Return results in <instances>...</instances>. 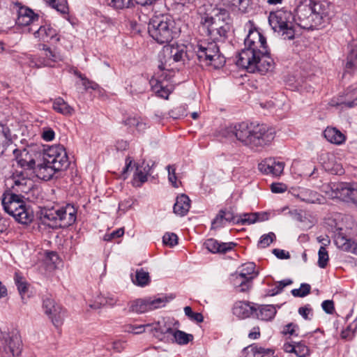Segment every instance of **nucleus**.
Returning <instances> with one entry per match:
<instances>
[{
  "mask_svg": "<svg viewBox=\"0 0 357 357\" xmlns=\"http://www.w3.org/2000/svg\"><path fill=\"white\" fill-rule=\"evenodd\" d=\"M245 48L238 54L236 65L250 73L264 74L271 70L274 61L270 56L266 38L257 30L250 31L244 40Z\"/></svg>",
  "mask_w": 357,
  "mask_h": 357,
  "instance_id": "1",
  "label": "nucleus"
},
{
  "mask_svg": "<svg viewBox=\"0 0 357 357\" xmlns=\"http://www.w3.org/2000/svg\"><path fill=\"white\" fill-rule=\"evenodd\" d=\"M10 188L2 196L1 202L4 211L16 221L28 225L33 220V213L24 201L22 193H27L31 188V181L22 172L13 175L10 179Z\"/></svg>",
  "mask_w": 357,
  "mask_h": 357,
  "instance_id": "2",
  "label": "nucleus"
},
{
  "mask_svg": "<svg viewBox=\"0 0 357 357\" xmlns=\"http://www.w3.org/2000/svg\"><path fill=\"white\" fill-rule=\"evenodd\" d=\"M230 130L239 142L255 150L269 144L275 137L274 131L264 124L241 122Z\"/></svg>",
  "mask_w": 357,
  "mask_h": 357,
  "instance_id": "3",
  "label": "nucleus"
},
{
  "mask_svg": "<svg viewBox=\"0 0 357 357\" xmlns=\"http://www.w3.org/2000/svg\"><path fill=\"white\" fill-rule=\"evenodd\" d=\"M328 8L316 0H302L297 6L295 22L305 29H313L328 20Z\"/></svg>",
  "mask_w": 357,
  "mask_h": 357,
  "instance_id": "4",
  "label": "nucleus"
},
{
  "mask_svg": "<svg viewBox=\"0 0 357 357\" xmlns=\"http://www.w3.org/2000/svg\"><path fill=\"white\" fill-rule=\"evenodd\" d=\"M202 29L212 40L225 41L231 28L232 20L228 10L217 9L213 16L202 18Z\"/></svg>",
  "mask_w": 357,
  "mask_h": 357,
  "instance_id": "5",
  "label": "nucleus"
},
{
  "mask_svg": "<svg viewBox=\"0 0 357 357\" xmlns=\"http://www.w3.org/2000/svg\"><path fill=\"white\" fill-rule=\"evenodd\" d=\"M150 36L158 43H168L178 35L173 18L167 15L152 17L148 24Z\"/></svg>",
  "mask_w": 357,
  "mask_h": 357,
  "instance_id": "6",
  "label": "nucleus"
},
{
  "mask_svg": "<svg viewBox=\"0 0 357 357\" xmlns=\"http://www.w3.org/2000/svg\"><path fill=\"white\" fill-rule=\"evenodd\" d=\"M41 218L43 221L48 220L52 227L66 228L73 225L77 218V210L71 204L65 206H54L52 208H45L41 211Z\"/></svg>",
  "mask_w": 357,
  "mask_h": 357,
  "instance_id": "7",
  "label": "nucleus"
},
{
  "mask_svg": "<svg viewBox=\"0 0 357 357\" xmlns=\"http://www.w3.org/2000/svg\"><path fill=\"white\" fill-rule=\"evenodd\" d=\"M268 22L275 32H277L284 39L294 38V15L291 11L279 10L270 13Z\"/></svg>",
  "mask_w": 357,
  "mask_h": 357,
  "instance_id": "8",
  "label": "nucleus"
},
{
  "mask_svg": "<svg viewBox=\"0 0 357 357\" xmlns=\"http://www.w3.org/2000/svg\"><path fill=\"white\" fill-rule=\"evenodd\" d=\"M215 41L201 43L197 45L195 50L200 63L218 69L225 65V58L220 53L219 47Z\"/></svg>",
  "mask_w": 357,
  "mask_h": 357,
  "instance_id": "9",
  "label": "nucleus"
},
{
  "mask_svg": "<svg viewBox=\"0 0 357 357\" xmlns=\"http://www.w3.org/2000/svg\"><path fill=\"white\" fill-rule=\"evenodd\" d=\"M172 68L171 64L161 66L158 62V69L153 77L150 80L152 90L160 97L167 99L170 94V90L165 82L169 80L172 77Z\"/></svg>",
  "mask_w": 357,
  "mask_h": 357,
  "instance_id": "10",
  "label": "nucleus"
},
{
  "mask_svg": "<svg viewBox=\"0 0 357 357\" xmlns=\"http://www.w3.org/2000/svg\"><path fill=\"white\" fill-rule=\"evenodd\" d=\"M45 51L44 56L26 55L25 58H19L18 61L22 66H28L30 68H40L43 67H53L54 63L62 60L61 56L52 51L50 47L43 45Z\"/></svg>",
  "mask_w": 357,
  "mask_h": 357,
  "instance_id": "11",
  "label": "nucleus"
},
{
  "mask_svg": "<svg viewBox=\"0 0 357 357\" xmlns=\"http://www.w3.org/2000/svg\"><path fill=\"white\" fill-rule=\"evenodd\" d=\"M22 351V341L15 332L3 333L0 336V357H17Z\"/></svg>",
  "mask_w": 357,
  "mask_h": 357,
  "instance_id": "12",
  "label": "nucleus"
},
{
  "mask_svg": "<svg viewBox=\"0 0 357 357\" xmlns=\"http://www.w3.org/2000/svg\"><path fill=\"white\" fill-rule=\"evenodd\" d=\"M46 162L53 165L59 171L66 169L70 164L67 152L63 146L56 144L50 146L43 153Z\"/></svg>",
  "mask_w": 357,
  "mask_h": 357,
  "instance_id": "13",
  "label": "nucleus"
},
{
  "mask_svg": "<svg viewBox=\"0 0 357 357\" xmlns=\"http://www.w3.org/2000/svg\"><path fill=\"white\" fill-rule=\"evenodd\" d=\"M332 197L345 202L357 204V188L354 183H339L331 186Z\"/></svg>",
  "mask_w": 357,
  "mask_h": 357,
  "instance_id": "14",
  "label": "nucleus"
},
{
  "mask_svg": "<svg viewBox=\"0 0 357 357\" xmlns=\"http://www.w3.org/2000/svg\"><path fill=\"white\" fill-rule=\"evenodd\" d=\"M185 46H169L164 47L162 50L158 55V62L161 66L171 64L172 62L183 61L187 57V52Z\"/></svg>",
  "mask_w": 357,
  "mask_h": 357,
  "instance_id": "15",
  "label": "nucleus"
},
{
  "mask_svg": "<svg viewBox=\"0 0 357 357\" xmlns=\"http://www.w3.org/2000/svg\"><path fill=\"white\" fill-rule=\"evenodd\" d=\"M167 300L165 298H157L152 299L139 298L131 302L129 310L132 312L142 314L149 310H153L164 306Z\"/></svg>",
  "mask_w": 357,
  "mask_h": 357,
  "instance_id": "16",
  "label": "nucleus"
},
{
  "mask_svg": "<svg viewBox=\"0 0 357 357\" xmlns=\"http://www.w3.org/2000/svg\"><path fill=\"white\" fill-rule=\"evenodd\" d=\"M43 307L45 313L56 327H59L63 324L66 311L59 305L56 304L53 299L50 298L44 299Z\"/></svg>",
  "mask_w": 357,
  "mask_h": 357,
  "instance_id": "17",
  "label": "nucleus"
},
{
  "mask_svg": "<svg viewBox=\"0 0 357 357\" xmlns=\"http://www.w3.org/2000/svg\"><path fill=\"white\" fill-rule=\"evenodd\" d=\"M284 163L273 158H266L258 165L259 170L266 175L279 176L283 172Z\"/></svg>",
  "mask_w": 357,
  "mask_h": 357,
  "instance_id": "18",
  "label": "nucleus"
},
{
  "mask_svg": "<svg viewBox=\"0 0 357 357\" xmlns=\"http://www.w3.org/2000/svg\"><path fill=\"white\" fill-rule=\"evenodd\" d=\"M8 151L13 152L16 158H18L20 151L13 144L10 129L0 123V155H6Z\"/></svg>",
  "mask_w": 357,
  "mask_h": 357,
  "instance_id": "19",
  "label": "nucleus"
},
{
  "mask_svg": "<svg viewBox=\"0 0 357 357\" xmlns=\"http://www.w3.org/2000/svg\"><path fill=\"white\" fill-rule=\"evenodd\" d=\"M334 243L339 249L357 255V243L347 238L342 228L336 229L334 232Z\"/></svg>",
  "mask_w": 357,
  "mask_h": 357,
  "instance_id": "20",
  "label": "nucleus"
},
{
  "mask_svg": "<svg viewBox=\"0 0 357 357\" xmlns=\"http://www.w3.org/2000/svg\"><path fill=\"white\" fill-rule=\"evenodd\" d=\"M257 303L248 301H237L233 307V314L240 319H245L252 316L256 312Z\"/></svg>",
  "mask_w": 357,
  "mask_h": 357,
  "instance_id": "21",
  "label": "nucleus"
},
{
  "mask_svg": "<svg viewBox=\"0 0 357 357\" xmlns=\"http://www.w3.org/2000/svg\"><path fill=\"white\" fill-rule=\"evenodd\" d=\"M293 195L301 201L308 204H321L324 199V197L317 192L306 188L299 189Z\"/></svg>",
  "mask_w": 357,
  "mask_h": 357,
  "instance_id": "22",
  "label": "nucleus"
},
{
  "mask_svg": "<svg viewBox=\"0 0 357 357\" xmlns=\"http://www.w3.org/2000/svg\"><path fill=\"white\" fill-rule=\"evenodd\" d=\"M173 328L163 320L153 325L151 331L153 335L160 341L169 342Z\"/></svg>",
  "mask_w": 357,
  "mask_h": 357,
  "instance_id": "23",
  "label": "nucleus"
},
{
  "mask_svg": "<svg viewBox=\"0 0 357 357\" xmlns=\"http://www.w3.org/2000/svg\"><path fill=\"white\" fill-rule=\"evenodd\" d=\"M33 35L36 38L45 43H48L52 40H59V38L57 37V31L50 24L41 25L34 31Z\"/></svg>",
  "mask_w": 357,
  "mask_h": 357,
  "instance_id": "24",
  "label": "nucleus"
},
{
  "mask_svg": "<svg viewBox=\"0 0 357 357\" xmlns=\"http://www.w3.org/2000/svg\"><path fill=\"white\" fill-rule=\"evenodd\" d=\"M56 172H59V170L54 168L53 165L46 162L43 156V160L37 164L35 169L37 177L44 181L51 179Z\"/></svg>",
  "mask_w": 357,
  "mask_h": 357,
  "instance_id": "25",
  "label": "nucleus"
},
{
  "mask_svg": "<svg viewBox=\"0 0 357 357\" xmlns=\"http://www.w3.org/2000/svg\"><path fill=\"white\" fill-rule=\"evenodd\" d=\"M204 245L205 248L212 253H226L231 250L236 245V244L232 242L220 243L214 238L207 239Z\"/></svg>",
  "mask_w": 357,
  "mask_h": 357,
  "instance_id": "26",
  "label": "nucleus"
},
{
  "mask_svg": "<svg viewBox=\"0 0 357 357\" xmlns=\"http://www.w3.org/2000/svg\"><path fill=\"white\" fill-rule=\"evenodd\" d=\"M245 357H264L266 356H273V349L264 348L257 344H252L243 350ZM274 357V356H273Z\"/></svg>",
  "mask_w": 357,
  "mask_h": 357,
  "instance_id": "27",
  "label": "nucleus"
},
{
  "mask_svg": "<svg viewBox=\"0 0 357 357\" xmlns=\"http://www.w3.org/2000/svg\"><path fill=\"white\" fill-rule=\"evenodd\" d=\"M38 20V15L26 7H20L17 11L16 24L19 26H27Z\"/></svg>",
  "mask_w": 357,
  "mask_h": 357,
  "instance_id": "28",
  "label": "nucleus"
},
{
  "mask_svg": "<svg viewBox=\"0 0 357 357\" xmlns=\"http://www.w3.org/2000/svg\"><path fill=\"white\" fill-rule=\"evenodd\" d=\"M277 311L273 305H256V312H255L254 317L262 321L272 320Z\"/></svg>",
  "mask_w": 357,
  "mask_h": 357,
  "instance_id": "29",
  "label": "nucleus"
},
{
  "mask_svg": "<svg viewBox=\"0 0 357 357\" xmlns=\"http://www.w3.org/2000/svg\"><path fill=\"white\" fill-rule=\"evenodd\" d=\"M324 137L331 144L340 145L346 140L345 135L336 128L327 127L324 132Z\"/></svg>",
  "mask_w": 357,
  "mask_h": 357,
  "instance_id": "30",
  "label": "nucleus"
},
{
  "mask_svg": "<svg viewBox=\"0 0 357 357\" xmlns=\"http://www.w3.org/2000/svg\"><path fill=\"white\" fill-rule=\"evenodd\" d=\"M190 207V199L185 195L178 196L174 205V213L180 216H184L189 211Z\"/></svg>",
  "mask_w": 357,
  "mask_h": 357,
  "instance_id": "31",
  "label": "nucleus"
},
{
  "mask_svg": "<svg viewBox=\"0 0 357 357\" xmlns=\"http://www.w3.org/2000/svg\"><path fill=\"white\" fill-rule=\"evenodd\" d=\"M337 104L348 108L357 106V84L348 87L344 94V99Z\"/></svg>",
  "mask_w": 357,
  "mask_h": 357,
  "instance_id": "32",
  "label": "nucleus"
},
{
  "mask_svg": "<svg viewBox=\"0 0 357 357\" xmlns=\"http://www.w3.org/2000/svg\"><path fill=\"white\" fill-rule=\"evenodd\" d=\"M193 338L192 334L186 333L180 330H173L169 342L179 345H185L192 341Z\"/></svg>",
  "mask_w": 357,
  "mask_h": 357,
  "instance_id": "33",
  "label": "nucleus"
},
{
  "mask_svg": "<svg viewBox=\"0 0 357 357\" xmlns=\"http://www.w3.org/2000/svg\"><path fill=\"white\" fill-rule=\"evenodd\" d=\"M239 216V224L241 225H251L256 222L258 220L263 221L267 220V214H259V213H241Z\"/></svg>",
  "mask_w": 357,
  "mask_h": 357,
  "instance_id": "34",
  "label": "nucleus"
},
{
  "mask_svg": "<svg viewBox=\"0 0 357 357\" xmlns=\"http://www.w3.org/2000/svg\"><path fill=\"white\" fill-rule=\"evenodd\" d=\"M349 54L347 56V61L345 65L346 70H351L356 66V61L357 60V38L353 40L348 45Z\"/></svg>",
  "mask_w": 357,
  "mask_h": 357,
  "instance_id": "35",
  "label": "nucleus"
},
{
  "mask_svg": "<svg viewBox=\"0 0 357 357\" xmlns=\"http://www.w3.org/2000/svg\"><path fill=\"white\" fill-rule=\"evenodd\" d=\"M52 107L55 111L63 115H72L74 112V109L61 98L54 100Z\"/></svg>",
  "mask_w": 357,
  "mask_h": 357,
  "instance_id": "36",
  "label": "nucleus"
},
{
  "mask_svg": "<svg viewBox=\"0 0 357 357\" xmlns=\"http://www.w3.org/2000/svg\"><path fill=\"white\" fill-rule=\"evenodd\" d=\"M232 280L234 285L236 287H238L239 291L241 292L246 291L251 287L252 281L244 277V275L240 273H236L233 276Z\"/></svg>",
  "mask_w": 357,
  "mask_h": 357,
  "instance_id": "37",
  "label": "nucleus"
},
{
  "mask_svg": "<svg viewBox=\"0 0 357 357\" xmlns=\"http://www.w3.org/2000/svg\"><path fill=\"white\" fill-rule=\"evenodd\" d=\"M15 282L22 300L24 302V300L29 297V285L27 282L24 281L23 278L17 273L15 275Z\"/></svg>",
  "mask_w": 357,
  "mask_h": 357,
  "instance_id": "38",
  "label": "nucleus"
},
{
  "mask_svg": "<svg viewBox=\"0 0 357 357\" xmlns=\"http://www.w3.org/2000/svg\"><path fill=\"white\" fill-rule=\"evenodd\" d=\"M49 6L62 14L69 11L67 0H44Z\"/></svg>",
  "mask_w": 357,
  "mask_h": 357,
  "instance_id": "39",
  "label": "nucleus"
},
{
  "mask_svg": "<svg viewBox=\"0 0 357 357\" xmlns=\"http://www.w3.org/2000/svg\"><path fill=\"white\" fill-rule=\"evenodd\" d=\"M253 0H227L232 6L238 9L241 13H248L251 9Z\"/></svg>",
  "mask_w": 357,
  "mask_h": 357,
  "instance_id": "40",
  "label": "nucleus"
},
{
  "mask_svg": "<svg viewBox=\"0 0 357 357\" xmlns=\"http://www.w3.org/2000/svg\"><path fill=\"white\" fill-rule=\"evenodd\" d=\"M132 281L138 286L144 287L148 284L150 282L149 274L143 268L137 270L135 273V280H132Z\"/></svg>",
  "mask_w": 357,
  "mask_h": 357,
  "instance_id": "41",
  "label": "nucleus"
},
{
  "mask_svg": "<svg viewBox=\"0 0 357 357\" xmlns=\"http://www.w3.org/2000/svg\"><path fill=\"white\" fill-rule=\"evenodd\" d=\"M105 3L116 10L128 8L132 5V0H104Z\"/></svg>",
  "mask_w": 357,
  "mask_h": 357,
  "instance_id": "42",
  "label": "nucleus"
},
{
  "mask_svg": "<svg viewBox=\"0 0 357 357\" xmlns=\"http://www.w3.org/2000/svg\"><path fill=\"white\" fill-rule=\"evenodd\" d=\"M148 174L144 172L139 166H136V172L134 174L133 185L137 187H140L142 183L147 181Z\"/></svg>",
  "mask_w": 357,
  "mask_h": 357,
  "instance_id": "43",
  "label": "nucleus"
},
{
  "mask_svg": "<svg viewBox=\"0 0 357 357\" xmlns=\"http://www.w3.org/2000/svg\"><path fill=\"white\" fill-rule=\"evenodd\" d=\"M255 264L254 263H247L243 266L242 270L240 273L243 274L244 277L249 279L250 281L257 276V273H255Z\"/></svg>",
  "mask_w": 357,
  "mask_h": 357,
  "instance_id": "44",
  "label": "nucleus"
},
{
  "mask_svg": "<svg viewBox=\"0 0 357 357\" xmlns=\"http://www.w3.org/2000/svg\"><path fill=\"white\" fill-rule=\"evenodd\" d=\"M328 260V251L324 246H321L318 252V266L321 268H326Z\"/></svg>",
  "mask_w": 357,
  "mask_h": 357,
  "instance_id": "45",
  "label": "nucleus"
},
{
  "mask_svg": "<svg viewBox=\"0 0 357 357\" xmlns=\"http://www.w3.org/2000/svg\"><path fill=\"white\" fill-rule=\"evenodd\" d=\"M311 287L309 284L302 283L299 289H294L291 290V294L294 297L303 298L307 296L310 293Z\"/></svg>",
  "mask_w": 357,
  "mask_h": 357,
  "instance_id": "46",
  "label": "nucleus"
},
{
  "mask_svg": "<svg viewBox=\"0 0 357 357\" xmlns=\"http://www.w3.org/2000/svg\"><path fill=\"white\" fill-rule=\"evenodd\" d=\"M275 239L276 236L273 232H269L268 234H264L261 236L258 242V247L261 248H267Z\"/></svg>",
  "mask_w": 357,
  "mask_h": 357,
  "instance_id": "47",
  "label": "nucleus"
},
{
  "mask_svg": "<svg viewBox=\"0 0 357 357\" xmlns=\"http://www.w3.org/2000/svg\"><path fill=\"white\" fill-rule=\"evenodd\" d=\"M184 312L191 321L202 323L204 321V317L202 313L194 312L190 306H185L184 307Z\"/></svg>",
  "mask_w": 357,
  "mask_h": 357,
  "instance_id": "48",
  "label": "nucleus"
},
{
  "mask_svg": "<svg viewBox=\"0 0 357 357\" xmlns=\"http://www.w3.org/2000/svg\"><path fill=\"white\" fill-rule=\"evenodd\" d=\"M173 119H180L187 116V105H182L172 109L169 112Z\"/></svg>",
  "mask_w": 357,
  "mask_h": 357,
  "instance_id": "49",
  "label": "nucleus"
},
{
  "mask_svg": "<svg viewBox=\"0 0 357 357\" xmlns=\"http://www.w3.org/2000/svg\"><path fill=\"white\" fill-rule=\"evenodd\" d=\"M292 282V280L290 279H286L278 282L276 286L270 290V295L275 296L281 293L285 287L291 284Z\"/></svg>",
  "mask_w": 357,
  "mask_h": 357,
  "instance_id": "50",
  "label": "nucleus"
},
{
  "mask_svg": "<svg viewBox=\"0 0 357 357\" xmlns=\"http://www.w3.org/2000/svg\"><path fill=\"white\" fill-rule=\"evenodd\" d=\"M125 124L129 126H135L139 130H142L146 128V124L140 121L137 117H128L125 121Z\"/></svg>",
  "mask_w": 357,
  "mask_h": 357,
  "instance_id": "51",
  "label": "nucleus"
},
{
  "mask_svg": "<svg viewBox=\"0 0 357 357\" xmlns=\"http://www.w3.org/2000/svg\"><path fill=\"white\" fill-rule=\"evenodd\" d=\"M164 244L173 247L178 243V236L174 233H166L162 237Z\"/></svg>",
  "mask_w": 357,
  "mask_h": 357,
  "instance_id": "52",
  "label": "nucleus"
},
{
  "mask_svg": "<svg viewBox=\"0 0 357 357\" xmlns=\"http://www.w3.org/2000/svg\"><path fill=\"white\" fill-rule=\"evenodd\" d=\"M299 314L305 320H311L313 316V311L309 304L301 307L298 310Z\"/></svg>",
  "mask_w": 357,
  "mask_h": 357,
  "instance_id": "53",
  "label": "nucleus"
},
{
  "mask_svg": "<svg viewBox=\"0 0 357 357\" xmlns=\"http://www.w3.org/2000/svg\"><path fill=\"white\" fill-rule=\"evenodd\" d=\"M294 354L298 357H306L309 355V349L306 345L301 342H296Z\"/></svg>",
  "mask_w": 357,
  "mask_h": 357,
  "instance_id": "54",
  "label": "nucleus"
},
{
  "mask_svg": "<svg viewBox=\"0 0 357 357\" xmlns=\"http://www.w3.org/2000/svg\"><path fill=\"white\" fill-rule=\"evenodd\" d=\"M149 325H128L126 326L125 331L133 334H141L145 331V328Z\"/></svg>",
  "mask_w": 357,
  "mask_h": 357,
  "instance_id": "55",
  "label": "nucleus"
},
{
  "mask_svg": "<svg viewBox=\"0 0 357 357\" xmlns=\"http://www.w3.org/2000/svg\"><path fill=\"white\" fill-rule=\"evenodd\" d=\"M168 171V179L170 183L173 185L174 187L178 188V185L176 183V168L174 165H168L167 167Z\"/></svg>",
  "mask_w": 357,
  "mask_h": 357,
  "instance_id": "56",
  "label": "nucleus"
},
{
  "mask_svg": "<svg viewBox=\"0 0 357 357\" xmlns=\"http://www.w3.org/2000/svg\"><path fill=\"white\" fill-rule=\"evenodd\" d=\"M225 214H224V210L222 209L219 211L215 218L212 221V227L213 228L220 227L224 225Z\"/></svg>",
  "mask_w": 357,
  "mask_h": 357,
  "instance_id": "57",
  "label": "nucleus"
},
{
  "mask_svg": "<svg viewBox=\"0 0 357 357\" xmlns=\"http://www.w3.org/2000/svg\"><path fill=\"white\" fill-rule=\"evenodd\" d=\"M225 214V220L226 222H232L234 225H238L239 216L238 214L235 215L231 211L224 210Z\"/></svg>",
  "mask_w": 357,
  "mask_h": 357,
  "instance_id": "58",
  "label": "nucleus"
},
{
  "mask_svg": "<svg viewBox=\"0 0 357 357\" xmlns=\"http://www.w3.org/2000/svg\"><path fill=\"white\" fill-rule=\"evenodd\" d=\"M55 132L50 128H44L42 132V138L46 142H50L54 139Z\"/></svg>",
  "mask_w": 357,
  "mask_h": 357,
  "instance_id": "59",
  "label": "nucleus"
},
{
  "mask_svg": "<svg viewBox=\"0 0 357 357\" xmlns=\"http://www.w3.org/2000/svg\"><path fill=\"white\" fill-rule=\"evenodd\" d=\"M124 234V229L123 228L118 229L115 231H113L110 234H107L104 236L105 241H111L114 238H119L122 236Z\"/></svg>",
  "mask_w": 357,
  "mask_h": 357,
  "instance_id": "60",
  "label": "nucleus"
},
{
  "mask_svg": "<svg viewBox=\"0 0 357 357\" xmlns=\"http://www.w3.org/2000/svg\"><path fill=\"white\" fill-rule=\"evenodd\" d=\"M321 307L326 313L332 314L335 310L334 303L331 300H326L322 302Z\"/></svg>",
  "mask_w": 357,
  "mask_h": 357,
  "instance_id": "61",
  "label": "nucleus"
},
{
  "mask_svg": "<svg viewBox=\"0 0 357 357\" xmlns=\"http://www.w3.org/2000/svg\"><path fill=\"white\" fill-rule=\"evenodd\" d=\"M298 329V325L294 324L293 323H290L284 326L282 333L285 335L289 334L290 335H297L296 332Z\"/></svg>",
  "mask_w": 357,
  "mask_h": 357,
  "instance_id": "62",
  "label": "nucleus"
},
{
  "mask_svg": "<svg viewBox=\"0 0 357 357\" xmlns=\"http://www.w3.org/2000/svg\"><path fill=\"white\" fill-rule=\"evenodd\" d=\"M272 252L277 258L280 259H287L290 258L289 253L284 250L275 248L273 250Z\"/></svg>",
  "mask_w": 357,
  "mask_h": 357,
  "instance_id": "63",
  "label": "nucleus"
},
{
  "mask_svg": "<svg viewBox=\"0 0 357 357\" xmlns=\"http://www.w3.org/2000/svg\"><path fill=\"white\" fill-rule=\"evenodd\" d=\"M271 189L273 193H281L286 190V187L282 183H272Z\"/></svg>",
  "mask_w": 357,
  "mask_h": 357,
  "instance_id": "64",
  "label": "nucleus"
}]
</instances>
